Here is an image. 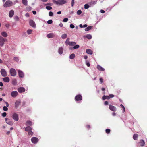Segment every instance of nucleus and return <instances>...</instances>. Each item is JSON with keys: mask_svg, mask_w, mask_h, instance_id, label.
Here are the masks:
<instances>
[{"mask_svg": "<svg viewBox=\"0 0 147 147\" xmlns=\"http://www.w3.org/2000/svg\"><path fill=\"white\" fill-rule=\"evenodd\" d=\"M53 1L54 3L59 5H62L66 3L67 2L65 0H53Z\"/></svg>", "mask_w": 147, "mask_h": 147, "instance_id": "1", "label": "nucleus"}, {"mask_svg": "<svg viewBox=\"0 0 147 147\" xmlns=\"http://www.w3.org/2000/svg\"><path fill=\"white\" fill-rule=\"evenodd\" d=\"M12 2L10 0L7 1L3 5V6L5 7H9L13 5Z\"/></svg>", "mask_w": 147, "mask_h": 147, "instance_id": "2", "label": "nucleus"}, {"mask_svg": "<svg viewBox=\"0 0 147 147\" xmlns=\"http://www.w3.org/2000/svg\"><path fill=\"white\" fill-rule=\"evenodd\" d=\"M6 39H4L2 37L0 36V45L3 46L4 44L5 40Z\"/></svg>", "mask_w": 147, "mask_h": 147, "instance_id": "3", "label": "nucleus"}, {"mask_svg": "<svg viewBox=\"0 0 147 147\" xmlns=\"http://www.w3.org/2000/svg\"><path fill=\"white\" fill-rule=\"evenodd\" d=\"M10 72L12 76H15L16 75V71L13 68H11L10 70Z\"/></svg>", "mask_w": 147, "mask_h": 147, "instance_id": "4", "label": "nucleus"}, {"mask_svg": "<svg viewBox=\"0 0 147 147\" xmlns=\"http://www.w3.org/2000/svg\"><path fill=\"white\" fill-rule=\"evenodd\" d=\"M0 72L2 75L3 77H5L7 76L6 71L5 69H1Z\"/></svg>", "mask_w": 147, "mask_h": 147, "instance_id": "5", "label": "nucleus"}, {"mask_svg": "<svg viewBox=\"0 0 147 147\" xmlns=\"http://www.w3.org/2000/svg\"><path fill=\"white\" fill-rule=\"evenodd\" d=\"M31 140L32 142L34 144L37 143L38 141V139L36 137H32Z\"/></svg>", "mask_w": 147, "mask_h": 147, "instance_id": "6", "label": "nucleus"}, {"mask_svg": "<svg viewBox=\"0 0 147 147\" xmlns=\"http://www.w3.org/2000/svg\"><path fill=\"white\" fill-rule=\"evenodd\" d=\"M4 101L5 103L6 104V106H3V109L4 111H7L8 110V109L7 108V107H9V104L7 102L5 101Z\"/></svg>", "mask_w": 147, "mask_h": 147, "instance_id": "7", "label": "nucleus"}, {"mask_svg": "<svg viewBox=\"0 0 147 147\" xmlns=\"http://www.w3.org/2000/svg\"><path fill=\"white\" fill-rule=\"evenodd\" d=\"M82 97L80 95H78L76 96L75 97V100L76 101H79L82 100Z\"/></svg>", "mask_w": 147, "mask_h": 147, "instance_id": "8", "label": "nucleus"}, {"mask_svg": "<svg viewBox=\"0 0 147 147\" xmlns=\"http://www.w3.org/2000/svg\"><path fill=\"white\" fill-rule=\"evenodd\" d=\"M18 95V93L17 91H12L11 93V95L13 97H16Z\"/></svg>", "mask_w": 147, "mask_h": 147, "instance_id": "9", "label": "nucleus"}, {"mask_svg": "<svg viewBox=\"0 0 147 147\" xmlns=\"http://www.w3.org/2000/svg\"><path fill=\"white\" fill-rule=\"evenodd\" d=\"M109 108L112 111H116V108L113 106L110 105L109 106Z\"/></svg>", "mask_w": 147, "mask_h": 147, "instance_id": "10", "label": "nucleus"}, {"mask_svg": "<svg viewBox=\"0 0 147 147\" xmlns=\"http://www.w3.org/2000/svg\"><path fill=\"white\" fill-rule=\"evenodd\" d=\"M29 24L31 26L33 27H35L36 26V24L32 20H31L29 21Z\"/></svg>", "mask_w": 147, "mask_h": 147, "instance_id": "11", "label": "nucleus"}, {"mask_svg": "<svg viewBox=\"0 0 147 147\" xmlns=\"http://www.w3.org/2000/svg\"><path fill=\"white\" fill-rule=\"evenodd\" d=\"M18 90L20 93L24 92L25 91V89L23 87H20L18 88Z\"/></svg>", "mask_w": 147, "mask_h": 147, "instance_id": "12", "label": "nucleus"}, {"mask_svg": "<svg viewBox=\"0 0 147 147\" xmlns=\"http://www.w3.org/2000/svg\"><path fill=\"white\" fill-rule=\"evenodd\" d=\"M18 74L20 77L23 78L24 77V73L21 70L18 71Z\"/></svg>", "mask_w": 147, "mask_h": 147, "instance_id": "13", "label": "nucleus"}, {"mask_svg": "<svg viewBox=\"0 0 147 147\" xmlns=\"http://www.w3.org/2000/svg\"><path fill=\"white\" fill-rule=\"evenodd\" d=\"M139 143L140 144V146L142 147L144 146L145 145V142L143 140H141Z\"/></svg>", "mask_w": 147, "mask_h": 147, "instance_id": "14", "label": "nucleus"}, {"mask_svg": "<svg viewBox=\"0 0 147 147\" xmlns=\"http://www.w3.org/2000/svg\"><path fill=\"white\" fill-rule=\"evenodd\" d=\"M12 118L13 119H18V116L16 113H14L12 116Z\"/></svg>", "mask_w": 147, "mask_h": 147, "instance_id": "15", "label": "nucleus"}, {"mask_svg": "<svg viewBox=\"0 0 147 147\" xmlns=\"http://www.w3.org/2000/svg\"><path fill=\"white\" fill-rule=\"evenodd\" d=\"M14 11L13 10H11L9 13V16L10 18L12 17L14 15Z\"/></svg>", "mask_w": 147, "mask_h": 147, "instance_id": "16", "label": "nucleus"}, {"mask_svg": "<svg viewBox=\"0 0 147 147\" xmlns=\"http://www.w3.org/2000/svg\"><path fill=\"white\" fill-rule=\"evenodd\" d=\"M58 52L60 54H62L63 52V48L62 47H59L58 49Z\"/></svg>", "mask_w": 147, "mask_h": 147, "instance_id": "17", "label": "nucleus"}, {"mask_svg": "<svg viewBox=\"0 0 147 147\" xmlns=\"http://www.w3.org/2000/svg\"><path fill=\"white\" fill-rule=\"evenodd\" d=\"M55 36V35L53 33H51L48 34L47 37L49 38H52Z\"/></svg>", "mask_w": 147, "mask_h": 147, "instance_id": "18", "label": "nucleus"}, {"mask_svg": "<svg viewBox=\"0 0 147 147\" xmlns=\"http://www.w3.org/2000/svg\"><path fill=\"white\" fill-rule=\"evenodd\" d=\"M3 81L6 82H8L9 81V78L8 77H5L3 79Z\"/></svg>", "mask_w": 147, "mask_h": 147, "instance_id": "19", "label": "nucleus"}, {"mask_svg": "<svg viewBox=\"0 0 147 147\" xmlns=\"http://www.w3.org/2000/svg\"><path fill=\"white\" fill-rule=\"evenodd\" d=\"M1 35L3 37H6L8 35L7 33L5 32H3L1 33Z\"/></svg>", "mask_w": 147, "mask_h": 147, "instance_id": "20", "label": "nucleus"}, {"mask_svg": "<svg viewBox=\"0 0 147 147\" xmlns=\"http://www.w3.org/2000/svg\"><path fill=\"white\" fill-rule=\"evenodd\" d=\"M97 68L98 70L100 71H104L105 70L104 69L99 65H97Z\"/></svg>", "mask_w": 147, "mask_h": 147, "instance_id": "21", "label": "nucleus"}, {"mask_svg": "<svg viewBox=\"0 0 147 147\" xmlns=\"http://www.w3.org/2000/svg\"><path fill=\"white\" fill-rule=\"evenodd\" d=\"M86 52L87 53L90 55H91L92 53V51L90 49H87L86 50Z\"/></svg>", "mask_w": 147, "mask_h": 147, "instance_id": "22", "label": "nucleus"}, {"mask_svg": "<svg viewBox=\"0 0 147 147\" xmlns=\"http://www.w3.org/2000/svg\"><path fill=\"white\" fill-rule=\"evenodd\" d=\"M6 123L8 124L11 125H13V123L11 120H5Z\"/></svg>", "mask_w": 147, "mask_h": 147, "instance_id": "23", "label": "nucleus"}, {"mask_svg": "<svg viewBox=\"0 0 147 147\" xmlns=\"http://www.w3.org/2000/svg\"><path fill=\"white\" fill-rule=\"evenodd\" d=\"M32 128L30 126H27L25 128V130L27 132H28L31 130H32Z\"/></svg>", "mask_w": 147, "mask_h": 147, "instance_id": "24", "label": "nucleus"}, {"mask_svg": "<svg viewBox=\"0 0 147 147\" xmlns=\"http://www.w3.org/2000/svg\"><path fill=\"white\" fill-rule=\"evenodd\" d=\"M92 26H90L88 27L85 29V30L86 31H87L90 30L92 28Z\"/></svg>", "mask_w": 147, "mask_h": 147, "instance_id": "25", "label": "nucleus"}, {"mask_svg": "<svg viewBox=\"0 0 147 147\" xmlns=\"http://www.w3.org/2000/svg\"><path fill=\"white\" fill-rule=\"evenodd\" d=\"M20 102L19 101H16L15 103V106L16 108H17L19 106L20 104Z\"/></svg>", "mask_w": 147, "mask_h": 147, "instance_id": "26", "label": "nucleus"}, {"mask_svg": "<svg viewBox=\"0 0 147 147\" xmlns=\"http://www.w3.org/2000/svg\"><path fill=\"white\" fill-rule=\"evenodd\" d=\"M138 137V135L137 134H134L133 136V138L135 140H137Z\"/></svg>", "mask_w": 147, "mask_h": 147, "instance_id": "27", "label": "nucleus"}, {"mask_svg": "<svg viewBox=\"0 0 147 147\" xmlns=\"http://www.w3.org/2000/svg\"><path fill=\"white\" fill-rule=\"evenodd\" d=\"M102 99L103 100H105V99H110V97L108 96L104 95L102 97Z\"/></svg>", "mask_w": 147, "mask_h": 147, "instance_id": "28", "label": "nucleus"}, {"mask_svg": "<svg viewBox=\"0 0 147 147\" xmlns=\"http://www.w3.org/2000/svg\"><path fill=\"white\" fill-rule=\"evenodd\" d=\"M27 0H22V2L23 4L25 6L27 5Z\"/></svg>", "mask_w": 147, "mask_h": 147, "instance_id": "29", "label": "nucleus"}, {"mask_svg": "<svg viewBox=\"0 0 147 147\" xmlns=\"http://www.w3.org/2000/svg\"><path fill=\"white\" fill-rule=\"evenodd\" d=\"M32 125V122L30 120L26 122V125L27 126H31Z\"/></svg>", "mask_w": 147, "mask_h": 147, "instance_id": "30", "label": "nucleus"}, {"mask_svg": "<svg viewBox=\"0 0 147 147\" xmlns=\"http://www.w3.org/2000/svg\"><path fill=\"white\" fill-rule=\"evenodd\" d=\"M97 1H91L90 4L91 5H94L97 3Z\"/></svg>", "mask_w": 147, "mask_h": 147, "instance_id": "31", "label": "nucleus"}, {"mask_svg": "<svg viewBox=\"0 0 147 147\" xmlns=\"http://www.w3.org/2000/svg\"><path fill=\"white\" fill-rule=\"evenodd\" d=\"M75 57V55L73 53L70 55L69 58L71 59H73Z\"/></svg>", "mask_w": 147, "mask_h": 147, "instance_id": "32", "label": "nucleus"}, {"mask_svg": "<svg viewBox=\"0 0 147 147\" xmlns=\"http://www.w3.org/2000/svg\"><path fill=\"white\" fill-rule=\"evenodd\" d=\"M76 44V43L74 42H70L69 43V45L71 46H74Z\"/></svg>", "mask_w": 147, "mask_h": 147, "instance_id": "33", "label": "nucleus"}, {"mask_svg": "<svg viewBox=\"0 0 147 147\" xmlns=\"http://www.w3.org/2000/svg\"><path fill=\"white\" fill-rule=\"evenodd\" d=\"M67 35L66 34H63L61 36V38L62 39H65L67 38Z\"/></svg>", "mask_w": 147, "mask_h": 147, "instance_id": "34", "label": "nucleus"}, {"mask_svg": "<svg viewBox=\"0 0 147 147\" xmlns=\"http://www.w3.org/2000/svg\"><path fill=\"white\" fill-rule=\"evenodd\" d=\"M86 37L88 39H90L92 38V36L90 34H87L86 36Z\"/></svg>", "mask_w": 147, "mask_h": 147, "instance_id": "35", "label": "nucleus"}, {"mask_svg": "<svg viewBox=\"0 0 147 147\" xmlns=\"http://www.w3.org/2000/svg\"><path fill=\"white\" fill-rule=\"evenodd\" d=\"M69 38H67L66 39V41H65V43H66V45H69V43H70V42H69Z\"/></svg>", "mask_w": 147, "mask_h": 147, "instance_id": "36", "label": "nucleus"}, {"mask_svg": "<svg viewBox=\"0 0 147 147\" xmlns=\"http://www.w3.org/2000/svg\"><path fill=\"white\" fill-rule=\"evenodd\" d=\"M90 6L88 4H85L84 5V8L85 9H87Z\"/></svg>", "mask_w": 147, "mask_h": 147, "instance_id": "37", "label": "nucleus"}, {"mask_svg": "<svg viewBox=\"0 0 147 147\" xmlns=\"http://www.w3.org/2000/svg\"><path fill=\"white\" fill-rule=\"evenodd\" d=\"M31 9H32L31 7L29 6H28L26 8V10L27 11H31Z\"/></svg>", "mask_w": 147, "mask_h": 147, "instance_id": "38", "label": "nucleus"}, {"mask_svg": "<svg viewBox=\"0 0 147 147\" xmlns=\"http://www.w3.org/2000/svg\"><path fill=\"white\" fill-rule=\"evenodd\" d=\"M32 30L31 29H28L27 31V33L28 34H31V33Z\"/></svg>", "mask_w": 147, "mask_h": 147, "instance_id": "39", "label": "nucleus"}, {"mask_svg": "<svg viewBox=\"0 0 147 147\" xmlns=\"http://www.w3.org/2000/svg\"><path fill=\"white\" fill-rule=\"evenodd\" d=\"M120 106L123 108V113L125 111V108L124 107V106L122 105V104H121L120 105Z\"/></svg>", "mask_w": 147, "mask_h": 147, "instance_id": "40", "label": "nucleus"}, {"mask_svg": "<svg viewBox=\"0 0 147 147\" xmlns=\"http://www.w3.org/2000/svg\"><path fill=\"white\" fill-rule=\"evenodd\" d=\"M17 84V81L16 80V79H14L12 81V84L13 85H16Z\"/></svg>", "mask_w": 147, "mask_h": 147, "instance_id": "41", "label": "nucleus"}, {"mask_svg": "<svg viewBox=\"0 0 147 147\" xmlns=\"http://www.w3.org/2000/svg\"><path fill=\"white\" fill-rule=\"evenodd\" d=\"M46 8L48 10H50L52 9V8L51 6H47L46 7Z\"/></svg>", "mask_w": 147, "mask_h": 147, "instance_id": "42", "label": "nucleus"}, {"mask_svg": "<svg viewBox=\"0 0 147 147\" xmlns=\"http://www.w3.org/2000/svg\"><path fill=\"white\" fill-rule=\"evenodd\" d=\"M79 47V45H75L73 49H78Z\"/></svg>", "mask_w": 147, "mask_h": 147, "instance_id": "43", "label": "nucleus"}, {"mask_svg": "<svg viewBox=\"0 0 147 147\" xmlns=\"http://www.w3.org/2000/svg\"><path fill=\"white\" fill-rule=\"evenodd\" d=\"M14 18L16 21H18L19 20V18L17 16H15Z\"/></svg>", "mask_w": 147, "mask_h": 147, "instance_id": "44", "label": "nucleus"}, {"mask_svg": "<svg viewBox=\"0 0 147 147\" xmlns=\"http://www.w3.org/2000/svg\"><path fill=\"white\" fill-rule=\"evenodd\" d=\"M53 21L52 20H49L47 22V23L48 24H50L52 23Z\"/></svg>", "mask_w": 147, "mask_h": 147, "instance_id": "45", "label": "nucleus"}, {"mask_svg": "<svg viewBox=\"0 0 147 147\" xmlns=\"http://www.w3.org/2000/svg\"><path fill=\"white\" fill-rule=\"evenodd\" d=\"M77 13L78 15H80L82 13V11L80 10H78L77 11Z\"/></svg>", "mask_w": 147, "mask_h": 147, "instance_id": "46", "label": "nucleus"}, {"mask_svg": "<svg viewBox=\"0 0 147 147\" xmlns=\"http://www.w3.org/2000/svg\"><path fill=\"white\" fill-rule=\"evenodd\" d=\"M28 134L29 135L32 136L33 134V133L32 131L31 130L28 132Z\"/></svg>", "mask_w": 147, "mask_h": 147, "instance_id": "47", "label": "nucleus"}, {"mask_svg": "<svg viewBox=\"0 0 147 147\" xmlns=\"http://www.w3.org/2000/svg\"><path fill=\"white\" fill-rule=\"evenodd\" d=\"M105 131L107 133L109 134L110 132V130L109 129H106Z\"/></svg>", "mask_w": 147, "mask_h": 147, "instance_id": "48", "label": "nucleus"}, {"mask_svg": "<svg viewBox=\"0 0 147 147\" xmlns=\"http://www.w3.org/2000/svg\"><path fill=\"white\" fill-rule=\"evenodd\" d=\"M86 64L88 67H89L90 66L89 62L87 61H86Z\"/></svg>", "mask_w": 147, "mask_h": 147, "instance_id": "49", "label": "nucleus"}, {"mask_svg": "<svg viewBox=\"0 0 147 147\" xmlns=\"http://www.w3.org/2000/svg\"><path fill=\"white\" fill-rule=\"evenodd\" d=\"M14 60L17 62L19 61V59L18 58L16 57H15L14 58Z\"/></svg>", "mask_w": 147, "mask_h": 147, "instance_id": "50", "label": "nucleus"}, {"mask_svg": "<svg viewBox=\"0 0 147 147\" xmlns=\"http://www.w3.org/2000/svg\"><path fill=\"white\" fill-rule=\"evenodd\" d=\"M7 114L5 112L3 113L2 114V116L3 117H5L6 115Z\"/></svg>", "mask_w": 147, "mask_h": 147, "instance_id": "51", "label": "nucleus"}, {"mask_svg": "<svg viewBox=\"0 0 147 147\" xmlns=\"http://www.w3.org/2000/svg\"><path fill=\"white\" fill-rule=\"evenodd\" d=\"M68 19L67 18H65L63 19V21L64 22H66L68 20Z\"/></svg>", "mask_w": 147, "mask_h": 147, "instance_id": "52", "label": "nucleus"}, {"mask_svg": "<svg viewBox=\"0 0 147 147\" xmlns=\"http://www.w3.org/2000/svg\"><path fill=\"white\" fill-rule=\"evenodd\" d=\"M74 0H72L71 3V5L72 7H73L74 5Z\"/></svg>", "mask_w": 147, "mask_h": 147, "instance_id": "53", "label": "nucleus"}, {"mask_svg": "<svg viewBox=\"0 0 147 147\" xmlns=\"http://www.w3.org/2000/svg\"><path fill=\"white\" fill-rule=\"evenodd\" d=\"M53 15V13L52 12L50 11L49 13V15L50 16H52Z\"/></svg>", "mask_w": 147, "mask_h": 147, "instance_id": "54", "label": "nucleus"}, {"mask_svg": "<svg viewBox=\"0 0 147 147\" xmlns=\"http://www.w3.org/2000/svg\"><path fill=\"white\" fill-rule=\"evenodd\" d=\"M99 80L101 83H102L103 82V80L102 78H100L99 79Z\"/></svg>", "mask_w": 147, "mask_h": 147, "instance_id": "55", "label": "nucleus"}, {"mask_svg": "<svg viewBox=\"0 0 147 147\" xmlns=\"http://www.w3.org/2000/svg\"><path fill=\"white\" fill-rule=\"evenodd\" d=\"M74 26L72 24H71L70 25V27L71 28H74Z\"/></svg>", "mask_w": 147, "mask_h": 147, "instance_id": "56", "label": "nucleus"}, {"mask_svg": "<svg viewBox=\"0 0 147 147\" xmlns=\"http://www.w3.org/2000/svg\"><path fill=\"white\" fill-rule=\"evenodd\" d=\"M114 95L113 94H110L109 96L110 98H113L114 97Z\"/></svg>", "mask_w": 147, "mask_h": 147, "instance_id": "57", "label": "nucleus"}, {"mask_svg": "<svg viewBox=\"0 0 147 147\" xmlns=\"http://www.w3.org/2000/svg\"><path fill=\"white\" fill-rule=\"evenodd\" d=\"M100 12L102 13H105V11L102 9H101L100 10Z\"/></svg>", "mask_w": 147, "mask_h": 147, "instance_id": "58", "label": "nucleus"}, {"mask_svg": "<svg viewBox=\"0 0 147 147\" xmlns=\"http://www.w3.org/2000/svg\"><path fill=\"white\" fill-rule=\"evenodd\" d=\"M32 13H33V14H34V15H35L36 14V11H32Z\"/></svg>", "mask_w": 147, "mask_h": 147, "instance_id": "59", "label": "nucleus"}, {"mask_svg": "<svg viewBox=\"0 0 147 147\" xmlns=\"http://www.w3.org/2000/svg\"><path fill=\"white\" fill-rule=\"evenodd\" d=\"M45 5H51L52 4L51 3H47V4H45Z\"/></svg>", "mask_w": 147, "mask_h": 147, "instance_id": "60", "label": "nucleus"}, {"mask_svg": "<svg viewBox=\"0 0 147 147\" xmlns=\"http://www.w3.org/2000/svg\"><path fill=\"white\" fill-rule=\"evenodd\" d=\"M59 26L61 27H62L63 26V24L62 23H61L59 24Z\"/></svg>", "mask_w": 147, "mask_h": 147, "instance_id": "61", "label": "nucleus"}, {"mask_svg": "<svg viewBox=\"0 0 147 147\" xmlns=\"http://www.w3.org/2000/svg\"><path fill=\"white\" fill-rule=\"evenodd\" d=\"M104 104L105 105H107L108 104V102L107 101H105L104 102Z\"/></svg>", "mask_w": 147, "mask_h": 147, "instance_id": "62", "label": "nucleus"}, {"mask_svg": "<svg viewBox=\"0 0 147 147\" xmlns=\"http://www.w3.org/2000/svg\"><path fill=\"white\" fill-rule=\"evenodd\" d=\"M88 58V56L87 55H85L84 56V58L85 59H86Z\"/></svg>", "mask_w": 147, "mask_h": 147, "instance_id": "63", "label": "nucleus"}, {"mask_svg": "<svg viewBox=\"0 0 147 147\" xmlns=\"http://www.w3.org/2000/svg\"><path fill=\"white\" fill-rule=\"evenodd\" d=\"M0 86H3V84L1 82H0Z\"/></svg>", "mask_w": 147, "mask_h": 147, "instance_id": "64", "label": "nucleus"}]
</instances>
